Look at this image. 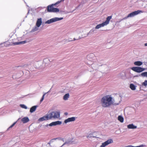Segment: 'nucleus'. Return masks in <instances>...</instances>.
Returning <instances> with one entry per match:
<instances>
[{
	"instance_id": "1",
	"label": "nucleus",
	"mask_w": 147,
	"mask_h": 147,
	"mask_svg": "<svg viewBox=\"0 0 147 147\" xmlns=\"http://www.w3.org/2000/svg\"><path fill=\"white\" fill-rule=\"evenodd\" d=\"M112 98L109 95L103 96L101 100V104L104 107H107L112 104Z\"/></svg>"
},
{
	"instance_id": "2",
	"label": "nucleus",
	"mask_w": 147,
	"mask_h": 147,
	"mask_svg": "<svg viewBox=\"0 0 147 147\" xmlns=\"http://www.w3.org/2000/svg\"><path fill=\"white\" fill-rule=\"evenodd\" d=\"M49 119L52 118L56 119L60 117V112L53 111L49 113Z\"/></svg>"
},
{
	"instance_id": "3",
	"label": "nucleus",
	"mask_w": 147,
	"mask_h": 147,
	"mask_svg": "<svg viewBox=\"0 0 147 147\" xmlns=\"http://www.w3.org/2000/svg\"><path fill=\"white\" fill-rule=\"evenodd\" d=\"M55 5L54 4H52L51 5H48L47 6V11L48 12H57L59 11V9L54 8L53 6Z\"/></svg>"
},
{
	"instance_id": "4",
	"label": "nucleus",
	"mask_w": 147,
	"mask_h": 147,
	"mask_svg": "<svg viewBox=\"0 0 147 147\" xmlns=\"http://www.w3.org/2000/svg\"><path fill=\"white\" fill-rule=\"evenodd\" d=\"M131 69L137 73H140L145 70L144 68L139 67H133L131 68Z\"/></svg>"
},
{
	"instance_id": "5",
	"label": "nucleus",
	"mask_w": 147,
	"mask_h": 147,
	"mask_svg": "<svg viewBox=\"0 0 147 147\" xmlns=\"http://www.w3.org/2000/svg\"><path fill=\"white\" fill-rule=\"evenodd\" d=\"M143 11L142 10H138L137 11H134L133 12L129 14L127 16V17H132L134 16L137 15L138 14L141 13H142Z\"/></svg>"
},
{
	"instance_id": "6",
	"label": "nucleus",
	"mask_w": 147,
	"mask_h": 147,
	"mask_svg": "<svg viewBox=\"0 0 147 147\" xmlns=\"http://www.w3.org/2000/svg\"><path fill=\"white\" fill-rule=\"evenodd\" d=\"M113 142V140L111 139L108 140L102 143V145L100 146V147H105L110 144L111 143Z\"/></svg>"
},
{
	"instance_id": "7",
	"label": "nucleus",
	"mask_w": 147,
	"mask_h": 147,
	"mask_svg": "<svg viewBox=\"0 0 147 147\" xmlns=\"http://www.w3.org/2000/svg\"><path fill=\"white\" fill-rule=\"evenodd\" d=\"M49 119V114L45 116L42 117L38 119L39 121H43L45 120H47Z\"/></svg>"
},
{
	"instance_id": "8",
	"label": "nucleus",
	"mask_w": 147,
	"mask_h": 147,
	"mask_svg": "<svg viewBox=\"0 0 147 147\" xmlns=\"http://www.w3.org/2000/svg\"><path fill=\"white\" fill-rule=\"evenodd\" d=\"M75 120V117L69 118L65 120L64 123H66L68 122L74 121Z\"/></svg>"
},
{
	"instance_id": "9",
	"label": "nucleus",
	"mask_w": 147,
	"mask_h": 147,
	"mask_svg": "<svg viewBox=\"0 0 147 147\" xmlns=\"http://www.w3.org/2000/svg\"><path fill=\"white\" fill-rule=\"evenodd\" d=\"M57 19L56 18H55L51 19H50V20H48L45 23L46 24H49L51 23L55 22L56 21H57V20H57Z\"/></svg>"
},
{
	"instance_id": "10",
	"label": "nucleus",
	"mask_w": 147,
	"mask_h": 147,
	"mask_svg": "<svg viewBox=\"0 0 147 147\" xmlns=\"http://www.w3.org/2000/svg\"><path fill=\"white\" fill-rule=\"evenodd\" d=\"M42 23V19L41 18H38L37 19L36 25L38 27H39Z\"/></svg>"
},
{
	"instance_id": "11",
	"label": "nucleus",
	"mask_w": 147,
	"mask_h": 147,
	"mask_svg": "<svg viewBox=\"0 0 147 147\" xmlns=\"http://www.w3.org/2000/svg\"><path fill=\"white\" fill-rule=\"evenodd\" d=\"M112 16H109L107 18L106 21L103 22L106 25H107L109 24V22Z\"/></svg>"
},
{
	"instance_id": "12",
	"label": "nucleus",
	"mask_w": 147,
	"mask_h": 147,
	"mask_svg": "<svg viewBox=\"0 0 147 147\" xmlns=\"http://www.w3.org/2000/svg\"><path fill=\"white\" fill-rule=\"evenodd\" d=\"M127 127L129 129H134L137 128V126H134L133 124H130L128 125Z\"/></svg>"
},
{
	"instance_id": "13",
	"label": "nucleus",
	"mask_w": 147,
	"mask_h": 147,
	"mask_svg": "<svg viewBox=\"0 0 147 147\" xmlns=\"http://www.w3.org/2000/svg\"><path fill=\"white\" fill-rule=\"evenodd\" d=\"M106 26L105 23L103 22L101 24H100L98 25H97L95 27L96 29H98L101 27H103L104 26Z\"/></svg>"
},
{
	"instance_id": "14",
	"label": "nucleus",
	"mask_w": 147,
	"mask_h": 147,
	"mask_svg": "<svg viewBox=\"0 0 147 147\" xmlns=\"http://www.w3.org/2000/svg\"><path fill=\"white\" fill-rule=\"evenodd\" d=\"M37 107V106H34L32 107L30 109V112L32 113L34 112L36 110Z\"/></svg>"
},
{
	"instance_id": "15",
	"label": "nucleus",
	"mask_w": 147,
	"mask_h": 147,
	"mask_svg": "<svg viewBox=\"0 0 147 147\" xmlns=\"http://www.w3.org/2000/svg\"><path fill=\"white\" fill-rule=\"evenodd\" d=\"M22 121L24 123H27L29 121V119L27 117H24L22 119Z\"/></svg>"
},
{
	"instance_id": "16",
	"label": "nucleus",
	"mask_w": 147,
	"mask_h": 147,
	"mask_svg": "<svg viewBox=\"0 0 147 147\" xmlns=\"http://www.w3.org/2000/svg\"><path fill=\"white\" fill-rule=\"evenodd\" d=\"M134 64L136 65L140 66L142 65V63L140 61H137L135 62Z\"/></svg>"
},
{
	"instance_id": "17",
	"label": "nucleus",
	"mask_w": 147,
	"mask_h": 147,
	"mask_svg": "<svg viewBox=\"0 0 147 147\" xmlns=\"http://www.w3.org/2000/svg\"><path fill=\"white\" fill-rule=\"evenodd\" d=\"M69 94L68 93H67L65 94L63 97V99L65 100H66L69 97Z\"/></svg>"
},
{
	"instance_id": "18",
	"label": "nucleus",
	"mask_w": 147,
	"mask_h": 147,
	"mask_svg": "<svg viewBox=\"0 0 147 147\" xmlns=\"http://www.w3.org/2000/svg\"><path fill=\"white\" fill-rule=\"evenodd\" d=\"M118 120L121 122L123 123V122L124 119L122 116H119L118 117Z\"/></svg>"
},
{
	"instance_id": "19",
	"label": "nucleus",
	"mask_w": 147,
	"mask_h": 147,
	"mask_svg": "<svg viewBox=\"0 0 147 147\" xmlns=\"http://www.w3.org/2000/svg\"><path fill=\"white\" fill-rule=\"evenodd\" d=\"M140 76H141L143 77H147V72H144L142 73Z\"/></svg>"
},
{
	"instance_id": "20",
	"label": "nucleus",
	"mask_w": 147,
	"mask_h": 147,
	"mask_svg": "<svg viewBox=\"0 0 147 147\" xmlns=\"http://www.w3.org/2000/svg\"><path fill=\"white\" fill-rule=\"evenodd\" d=\"M130 88L132 90H134L136 89L135 86L133 84H131L130 85Z\"/></svg>"
},
{
	"instance_id": "21",
	"label": "nucleus",
	"mask_w": 147,
	"mask_h": 147,
	"mask_svg": "<svg viewBox=\"0 0 147 147\" xmlns=\"http://www.w3.org/2000/svg\"><path fill=\"white\" fill-rule=\"evenodd\" d=\"M142 85L146 86L147 85V80H145L144 82H143Z\"/></svg>"
},
{
	"instance_id": "22",
	"label": "nucleus",
	"mask_w": 147,
	"mask_h": 147,
	"mask_svg": "<svg viewBox=\"0 0 147 147\" xmlns=\"http://www.w3.org/2000/svg\"><path fill=\"white\" fill-rule=\"evenodd\" d=\"M20 106L22 108L25 109H26L27 108V107L24 105H20Z\"/></svg>"
},
{
	"instance_id": "23",
	"label": "nucleus",
	"mask_w": 147,
	"mask_h": 147,
	"mask_svg": "<svg viewBox=\"0 0 147 147\" xmlns=\"http://www.w3.org/2000/svg\"><path fill=\"white\" fill-rule=\"evenodd\" d=\"M56 125H60L61 123V122L59 121H57L55 122Z\"/></svg>"
},
{
	"instance_id": "24",
	"label": "nucleus",
	"mask_w": 147,
	"mask_h": 147,
	"mask_svg": "<svg viewBox=\"0 0 147 147\" xmlns=\"http://www.w3.org/2000/svg\"><path fill=\"white\" fill-rule=\"evenodd\" d=\"M50 126H52L53 125H56V124L55 123V122H53L52 123H51L49 124Z\"/></svg>"
},
{
	"instance_id": "25",
	"label": "nucleus",
	"mask_w": 147,
	"mask_h": 147,
	"mask_svg": "<svg viewBox=\"0 0 147 147\" xmlns=\"http://www.w3.org/2000/svg\"><path fill=\"white\" fill-rule=\"evenodd\" d=\"M45 93L43 95L42 97V98H41V99L40 100V102H41L44 99V96H45Z\"/></svg>"
},
{
	"instance_id": "26",
	"label": "nucleus",
	"mask_w": 147,
	"mask_h": 147,
	"mask_svg": "<svg viewBox=\"0 0 147 147\" xmlns=\"http://www.w3.org/2000/svg\"><path fill=\"white\" fill-rule=\"evenodd\" d=\"M142 145H140L139 146H136V147H134L133 146H132L131 145H129L127 146H126L125 147H142Z\"/></svg>"
},
{
	"instance_id": "27",
	"label": "nucleus",
	"mask_w": 147,
	"mask_h": 147,
	"mask_svg": "<svg viewBox=\"0 0 147 147\" xmlns=\"http://www.w3.org/2000/svg\"><path fill=\"white\" fill-rule=\"evenodd\" d=\"M16 122H14L9 127V128H10L12 127L15 124Z\"/></svg>"
},
{
	"instance_id": "28",
	"label": "nucleus",
	"mask_w": 147,
	"mask_h": 147,
	"mask_svg": "<svg viewBox=\"0 0 147 147\" xmlns=\"http://www.w3.org/2000/svg\"><path fill=\"white\" fill-rule=\"evenodd\" d=\"M56 139H54L51 140L50 142H49L48 143L49 144H50L51 143L53 142Z\"/></svg>"
},
{
	"instance_id": "29",
	"label": "nucleus",
	"mask_w": 147,
	"mask_h": 147,
	"mask_svg": "<svg viewBox=\"0 0 147 147\" xmlns=\"http://www.w3.org/2000/svg\"><path fill=\"white\" fill-rule=\"evenodd\" d=\"M56 18L57 19V20H57V21L59 20H61L63 19V18Z\"/></svg>"
},
{
	"instance_id": "30",
	"label": "nucleus",
	"mask_w": 147,
	"mask_h": 147,
	"mask_svg": "<svg viewBox=\"0 0 147 147\" xmlns=\"http://www.w3.org/2000/svg\"><path fill=\"white\" fill-rule=\"evenodd\" d=\"M61 2V1H58L57 3H56L55 4H54V5H55L57 4H58L59 3H60Z\"/></svg>"
},
{
	"instance_id": "31",
	"label": "nucleus",
	"mask_w": 147,
	"mask_h": 147,
	"mask_svg": "<svg viewBox=\"0 0 147 147\" xmlns=\"http://www.w3.org/2000/svg\"><path fill=\"white\" fill-rule=\"evenodd\" d=\"M69 143V142H65V143H64L63 144V145L61 146H63V145H65V144H67V143Z\"/></svg>"
},
{
	"instance_id": "32",
	"label": "nucleus",
	"mask_w": 147,
	"mask_h": 147,
	"mask_svg": "<svg viewBox=\"0 0 147 147\" xmlns=\"http://www.w3.org/2000/svg\"><path fill=\"white\" fill-rule=\"evenodd\" d=\"M19 44V43H14L13 44L14 45H18Z\"/></svg>"
},
{
	"instance_id": "33",
	"label": "nucleus",
	"mask_w": 147,
	"mask_h": 147,
	"mask_svg": "<svg viewBox=\"0 0 147 147\" xmlns=\"http://www.w3.org/2000/svg\"><path fill=\"white\" fill-rule=\"evenodd\" d=\"M144 45L145 46H147V43H145Z\"/></svg>"
},
{
	"instance_id": "34",
	"label": "nucleus",
	"mask_w": 147,
	"mask_h": 147,
	"mask_svg": "<svg viewBox=\"0 0 147 147\" xmlns=\"http://www.w3.org/2000/svg\"><path fill=\"white\" fill-rule=\"evenodd\" d=\"M65 115H67V114H68V113H67L66 112V113H65Z\"/></svg>"
},
{
	"instance_id": "35",
	"label": "nucleus",
	"mask_w": 147,
	"mask_h": 147,
	"mask_svg": "<svg viewBox=\"0 0 147 147\" xmlns=\"http://www.w3.org/2000/svg\"><path fill=\"white\" fill-rule=\"evenodd\" d=\"M76 40V39L75 38H74V40Z\"/></svg>"
}]
</instances>
